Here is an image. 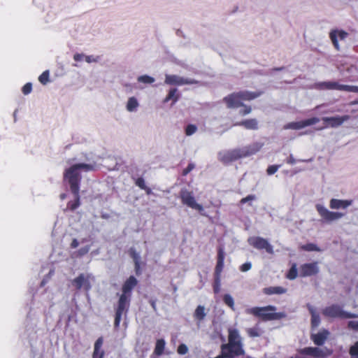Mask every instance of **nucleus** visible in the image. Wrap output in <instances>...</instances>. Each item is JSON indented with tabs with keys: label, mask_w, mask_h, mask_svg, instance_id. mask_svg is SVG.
<instances>
[{
	"label": "nucleus",
	"mask_w": 358,
	"mask_h": 358,
	"mask_svg": "<svg viewBox=\"0 0 358 358\" xmlns=\"http://www.w3.org/2000/svg\"><path fill=\"white\" fill-rule=\"evenodd\" d=\"M178 99H179V94H177V89L173 88V89L170 90L168 95L164 99V102L166 103L170 100H172L173 103H175L176 102L178 101Z\"/></svg>",
	"instance_id": "nucleus-29"
},
{
	"label": "nucleus",
	"mask_w": 358,
	"mask_h": 358,
	"mask_svg": "<svg viewBox=\"0 0 358 358\" xmlns=\"http://www.w3.org/2000/svg\"><path fill=\"white\" fill-rule=\"evenodd\" d=\"M223 101L229 108H236L243 106L238 92L229 94L223 99Z\"/></svg>",
	"instance_id": "nucleus-17"
},
{
	"label": "nucleus",
	"mask_w": 358,
	"mask_h": 358,
	"mask_svg": "<svg viewBox=\"0 0 358 358\" xmlns=\"http://www.w3.org/2000/svg\"><path fill=\"white\" fill-rule=\"evenodd\" d=\"M249 243L256 249H264L269 254L273 253V246L268 242L266 239L264 238L254 237L249 239Z\"/></svg>",
	"instance_id": "nucleus-14"
},
{
	"label": "nucleus",
	"mask_w": 358,
	"mask_h": 358,
	"mask_svg": "<svg viewBox=\"0 0 358 358\" xmlns=\"http://www.w3.org/2000/svg\"><path fill=\"white\" fill-rule=\"evenodd\" d=\"M84 57H85V61L87 63H91L92 62H96L97 61L96 59H93L92 56H84Z\"/></svg>",
	"instance_id": "nucleus-55"
},
{
	"label": "nucleus",
	"mask_w": 358,
	"mask_h": 358,
	"mask_svg": "<svg viewBox=\"0 0 358 358\" xmlns=\"http://www.w3.org/2000/svg\"><path fill=\"white\" fill-rule=\"evenodd\" d=\"M238 94L243 101H250L255 99L260 96L261 92H248V91H240L238 92Z\"/></svg>",
	"instance_id": "nucleus-26"
},
{
	"label": "nucleus",
	"mask_w": 358,
	"mask_h": 358,
	"mask_svg": "<svg viewBox=\"0 0 358 358\" xmlns=\"http://www.w3.org/2000/svg\"><path fill=\"white\" fill-rule=\"evenodd\" d=\"M130 257L133 259L134 262H140V256L136 249L131 248L129 250Z\"/></svg>",
	"instance_id": "nucleus-39"
},
{
	"label": "nucleus",
	"mask_w": 358,
	"mask_h": 358,
	"mask_svg": "<svg viewBox=\"0 0 358 358\" xmlns=\"http://www.w3.org/2000/svg\"><path fill=\"white\" fill-rule=\"evenodd\" d=\"M316 85L320 90H336L358 93V86L341 85L338 82L326 81L318 83Z\"/></svg>",
	"instance_id": "nucleus-9"
},
{
	"label": "nucleus",
	"mask_w": 358,
	"mask_h": 358,
	"mask_svg": "<svg viewBox=\"0 0 358 358\" xmlns=\"http://www.w3.org/2000/svg\"><path fill=\"white\" fill-rule=\"evenodd\" d=\"M194 167H195V166L193 163H189L188 164V166L185 169H183L182 175L183 176H187L189 173H190L194 169Z\"/></svg>",
	"instance_id": "nucleus-47"
},
{
	"label": "nucleus",
	"mask_w": 358,
	"mask_h": 358,
	"mask_svg": "<svg viewBox=\"0 0 358 358\" xmlns=\"http://www.w3.org/2000/svg\"><path fill=\"white\" fill-rule=\"evenodd\" d=\"M348 327L350 329L358 331V321L348 322Z\"/></svg>",
	"instance_id": "nucleus-50"
},
{
	"label": "nucleus",
	"mask_w": 358,
	"mask_h": 358,
	"mask_svg": "<svg viewBox=\"0 0 358 358\" xmlns=\"http://www.w3.org/2000/svg\"><path fill=\"white\" fill-rule=\"evenodd\" d=\"M49 71L46 70L39 76L38 80L42 85H46L49 82Z\"/></svg>",
	"instance_id": "nucleus-35"
},
{
	"label": "nucleus",
	"mask_w": 358,
	"mask_h": 358,
	"mask_svg": "<svg viewBox=\"0 0 358 358\" xmlns=\"http://www.w3.org/2000/svg\"><path fill=\"white\" fill-rule=\"evenodd\" d=\"M90 249V248L89 245H86L85 247L80 248L76 252V256L80 257L85 255L86 254H87L89 252Z\"/></svg>",
	"instance_id": "nucleus-41"
},
{
	"label": "nucleus",
	"mask_w": 358,
	"mask_h": 358,
	"mask_svg": "<svg viewBox=\"0 0 358 358\" xmlns=\"http://www.w3.org/2000/svg\"><path fill=\"white\" fill-rule=\"evenodd\" d=\"M103 338L100 337L99 338L95 343H94V352L92 355V358H103L104 357V352L103 350H101V348L103 345Z\"/></svg>",
	"instance_id": "nucleus-25"
},
{
	"label": "nucleus",
	"mask_w": 358,
	"mask_h": 358,
	"mask_svg": "<svg viewBox=\"0 0 358 358\" xmlns=\"http://www.w3.org/2000/svg\"><path fill=\"white\" fill-rule=\"evenodd\" d=\"M287 289L280 286L265 287L263 292L267 295L282 294L286 293Z\"/></svg>",
	"instance_id": "nucleus-27"
},
{
	"label": "nucleus",
	"mask_w": 358,
	"mask_h": 358,
	"mask_svg": "<svg viewBox=\"0 0 358 358\" xmlns=\"http://www.w3.org/2000/svg\"><path fill=\"white\" fill-rule=\"evenodd\" d=\"M197 130V127L194 124H188L185 128V134L191 136L194 134Z\"/></svg>",
	"instance_id": "nucleus-40"
},
{
	"label": "nucleus",
	"mask_w": 358,
	"mask_h": 358,
	"mask_svg": "<svg viewBox=\"0 0 358 358\" xmlns=\"http://www.w3.org/2000/svg\"><path fill=\"white\" fill-rule=\"evenodd\" d=\"M138 106V103L137 99L135 97L132 96L128 99V101L127 103V110L128 111L132 112V111L135 110Z\"/></svg>",
	"instance_id": "nucleus-30"
},
{
	"label": "nucleus",
	"mask_w": 358,
	"mask_h": 358,
	"mask_svg": "<svg viewBox=\"0 0 358 358\" xmlns=\"http://www.w3.org/2000/svg\"><path fill=\"white\" fill-rule=\"evenodd\" d=\"M138 81L143 83L151 84L155 81V79L151 76L144 75L139 76L138 78Z\"/></svg>",
	"instance_id": "nucleus-38"
},
{
	"label": "nucleus",
	"mask_w": 358,
	"mask_h": 358,
	"mask_svg": "<svg viewBox=\"0 0 358 358\" xmlns=\"http://www.w3.org/2000/svg\"><path fill=\"white\" fill-rule=\"evenodd\" d=\"M134 269H135L136 274L137 275H139L141 273L140 262H134Z\"/></svg>",
	"instance_id": "nucleus-51"
},
{
	"label": "nucleus",
	"mask_w": 358,
	"mask_h": 358,
	"mask_svg": "<svg viewBox=\"0 0 358 358\" xmlns=\"http://www.w3.org/2000/svg\"><path fill=\"white\" fill-rule=\"evenodd\" d=\"M165 341L163 338L157 339L154 349V354L157 356H161L165 349Z\"/></svg>",
	"instance_id": "nucleus-28"
},
{
	"label": "nucleus",
	"mask_w": 358,
	"mask_h": 358,
	"mask_svg": "<svg viewBox=\"0 0 358 358\" xmlns=\"http://www.w3.org/2000/svg\"><path fill=\"white\" fill-rule=\"evenodd\" d=\"M247 333L248 336L252 338L259 337L261 336L260 329L257 327L248 329Z\"/></svg>",
	"instance_id": "nucleus-34"
},
{
	"label": "nucleus",
	"mask_w": 358,
	"mask_h": 358,
	"mask_svg": "<svg viewBox=\"0 0 358 358\" xmlns=\"http://www.w3.org/2000/svg\"><path fill=\"white\" fill-rule=\"evenodd\" d=\"M244 345L237 343H227L220 346L221 352L227 358H236L243 356L245 354Z\"/></svg>",
	"instance_id": "nucleus-7"
},
{
	"label": "nucleus",
	"mask_w": 358,
	"mask_h": 358,
	"mask_svg": "<svg viewBox=\"0 0 358 358\" xmlns=\"http://www.w3.org/2000/svg\"><path fill=\"white\" fill-rule=\"evenodd\" d=\"M322 314L326 317L333 318L348 319L357 317V315L344 311L340 306L336 304L326 307L323 309Z\"/></svg>",
	"instance_id": "nucleus-6"
},
{
	"label": "nucleus",
	"mask_w": 358,
	"mask_h": 358,
	"mask_svg": "<svg viewBox=\"0 0 358 358\" xmlns=\"http://www.w3.org/2000/svg\"><path fill=\"white\" fill-rule=\"evenodd\" d=\"M276 308L273 306L264 307H253L246 309L247 314L252 315L262 321H271L280 320L282 317L281 313H275Z\"/></svg>",
	"instance_id": "nucleus-4"
},
{
	"label": "nucleus",
	"mask_w": 358,
	"mask_h": 358,
	"mask_svg": "<svg viewBox=\"0 0 358 358\" xmlns=\"http://www.w3.org/2000/svg\"><path fill=\"white\" fill-rule=\"evenodd\" d=\"M243 107V108L239 110V114L241 115V116H245L246 115H248L249 113H251L252 111V108L249 106H246V105H244L242 106Z\"/></svg>",
	"instance_id": "nucleus-43"
},
{
	"label": "nucleus",
	"mask_w": 358,
	"mask_h": 358,
	"mask_svg": "<svg viewBox=\"0 0 358 358\" xmlns=\"http://www.w3.org/2000/svg\"><path fill=\"white\" fill-rule=\"evenodd\" d=\"M94 280V276L90 273H80L72 281V285L76 290L83 289L85 292H88L91 288V280Z\"/></svg>",
	"instance_id": "nucleus-8"
},
{
	"label": "nucleus",
	"mask_w": 358,
	"mask_h": 358,
	"mask_svg": "<svg viewBox=\"0 0 358 358\" xmlns=\"http://www.w3.org/2000/svg\"><path fill=\"white\" fill-rule=\"evenodd\" d=\"M286 162L289 164H294L296 163V159L293 157L292 155H290L286 159Z\"/></svg>",
	"instance_id": "nucleus-52"
},
{
	"label": "nucleus",
	"mask_w": 358,
	"mask_h": 358,
	"mask_svg": "<svg viewBox=\"0 0 358 358\" xmlns=\"http://www.w3.org/2000/svg\"><path fill=\"white\" fill-rule=\"evenodd\" d=\"M83 57H84V55L76 53L73 56V59L76 62H80V61H81L83 59Z\"/></svg>",
	"instance_id": "nucleus-53"
},
{
	"label": "nucleus",
	"mask_w": 358,
	"mask_h": 358,
	"mask_svg": "<svg viewBox=\"0 0 358 358\" xmlns=\"http://www.w3.org/2000/svg\"><path fill=\"white\" fill-rule=\"evenodd\" d=\"M94 169L95 166L92 164L79 163L73 164L65 170L64 180L69 182L71 192L75 197L74 201H70L67 203V208L71 211L75 210L80 205L79 191L81 175L80 171L83 170L87 172L94 171Z\"/></svg>",
	"instance_id": "nucleus-1"
},
{
	"label": "nucleus",
	"mask_w": 358,
	"mask_h": 358,
	"mask_svg": "<svg viewBox=\"0 0 358 358\" xmlns=\"http://www.w3.org/2000/svg\"><path fill=\"white\" fill-rule=\"evenodd\" d=\"M256 199V196L253 194L248 195L246 197H244L241 199L240 203L241 204H244L248 201H253Z\"/></svg>",
	"instance_id": "nucleus-48"
},
{
	"label": "nucleus",
	"mask_w": 358,
	"mask_h": 358,
	"mask_svg": "<svg viewBox=\"0 0 358 358\" xmlns=\"http://www.w3.org/2000/svg\"><path fill=\"white\" fill-rule=\"evenodd\" d=\"M320 121L318 117H311L299 122H289L284 126L285 129H300L308 126H310L317 123Z\"/></svg>",
	"instance_id": "nucleus-15"
},
{
	"label": "nucleus",
	"mask_w": 358,
	"mask_h": 358,
	"mask_svg": "<svg viewBox=\"0 0 358 358\" xmlns=\"http://www.w3.org/2000/svg\"><path fill=\"white\" fill-rule=\"evenodd\" d=\"M223 301L227 306H228L233 310H234V301L233 297L230 294H224L223 296Z\"/></svg>",
	"instance_id": "nucleus-32"
},
{
	"label": "nucleus",
	"mask_w": 358,
	"mask_h": 358,
	"mask_svg": "<svg viewBox=\"0 0 358 358\" xmlns=\"http://www.w3.org/2000/svg\"><path fill=\"white\" fill-rule=\"evenodd\" d=\"M349 119L350 116L346 115L343 116L325 117L322 118V120L325 123V127H337Z\"/></svg>",
	"instance_id": "nucleus-16"
},
{
	"label": "nucleus",
	"mask_w": 358,
	"mask_h": 358,
	"mask_svg": "<svg viewBox=\"0 0 358 358\" xmlns=\"http://www.w3.org/2000/svg\"><path fill=\"white\" fill-rule=\"evenodd\" d=\"M32 90V85L31 83H26L22 89V92L24 95L29 94Z\"/></svg>",
	"instance_id": "nucleus-45"
},
{
	"label": "nucleus",
	"mask_w": 358,
	"mask_h": 358,
	"mask_svg": "<svg viewBox=\"0 0 358 358\" xmlns=\"http://www.w3.org/2000/svg\"><path fill=\"white\" fill-rule=\"evenodd\" d=\"M352 204V201L331 199L329 202V207L331 209H345Z\"/></svg>",
	"instance_id": "nucleus-21"
},
{
	"label": "nucleus",
	"mask_w": 358,
	"mask_h": 358,
	"mask_svg": "<svg viewBox=\"0 0 358 358\" xmlns=\"http://www.w3.org/2000/svg\"><path fill=\"white\" fill-rule=\"evenodd\" d=\"M235 126H242L246 129L256 130L258 129V122L256 119H248L234 124Z\"/></svg>",
	"instance_id": "nucleus-23"
},
{
	"label": "nucleus",
	"mask_w": 358,
	"mask_h": 358,
	"mask_svg": "<svg viewBox=\"0 0 358 358\" xmlns=\"http://www.w3.org/2000/svg\"><path fill=\"white\" fill-rule=\"evenodd\" d=\"M301 250H303L304 251H308V252H311V251L320 252V249L315 244L312 243L303 245L301 247Z\"/></svg>",
	"instance_id": "nucleus-33"
},
{
	"label": "nucleus",
	"mask_w": 358,
	"mask_h": 358,
	"mask_svg": "<svg viewBox=\"0 0 358 358\" xmlns=\"http://www.w3.org/2000/svg\"><path fill=\"white\" fill-rule=\"evenodd\" d=\"M349 354L351 357L358 358V341L350 348Z\"/></svg>",
	"instance_id": "nucleus-37"
},
{
	"label": "nucleus",
	"mask_w": 358,
	"mask_h": 358,
	"mask_svg": "<svg viewBox=\"0 0 358 358\" xmlns=\"http://www.w3.org/2000/svg\"><path fill=\"white\" fill-rule=\"evenodd\" d=\"M137 279L131 275L126 280L122 287V294H120L117 306L115 308V315L114 320L115 329H118L123 314H127L131 298V292L134 288L137 285Z\"/></svg>",
	"instance_id": "nucleus-2"
},
{
	"label": "nucleus",
	"mask_w": 358,
	"mask_h": 358,
	"mask_svg": "<svg viewBox=\"0 0 358 358\" xmlns=\"http://www.w3.org/2000/svg\"><path fill=\"white\" fill-rule=\"evenodd\" d=\"M224 252L222 248L217 250V264L214 272V282L213 284V292L218 294L220 292L221 287V273L224 268Z\"/></svg>",
	"instance_id": "nucleus-5"
},
{
	"label": "nucleus",
	"mask_w": 358,
	"mask_h": 358,
	"mask_svg": "<svg viewBox=\"0 0 358 358\" xmlns=\"http://www.w3.org/2000/svg\"><path fill=\"white\" fill-rule=\"evenodd\" d=\"M143 189L145 190V193L148 195H150V194H151L152 193V189L150 187H147V186H145V189Z\"/></svg>",
	"instance_id": "nucleus-56"
},
{
	"label": "nucleus",
	"mask_w": 358,
	"mask_h": 358,
	"mask_svg": "<svg viewBox=\"0 0 358 358\" xmlns=\"http://www.w3.org/2000/svg\"><path fill=\"white\" fill-rule=\"evenodd\" d=\"M164 82L170 85H192L198 83L194 79L184 78L177 75H166Z\"/></svg>",
	"instance_id": "nucleus-13"
},
{
	"label": "nucleus",
	"mask_w": 358,
	"mask_h": 358,
	"mask_svg": "<svg viewBox=\"0 0 358 358\" xmlns=\"http://www.w3.org/2000/svg\"><path fill=\"white\" fill-rule=\"evenodd\" d=\"M315 208L324 222L330 223L338 220L344 216V213L340 212L329 211L327 208L321 204H316Z\"/></svg>",
	"instance_id": "nucleus-10"
},
{
	"label": "nucleus",
	"mask_w": 358,
	"mask_h": 358,
	"mask_svg": "<svg viewBox=\"0 0 358 358\" xmlns=\"http://www.w3.org/2000/svg\"><path fill=\"white\" fill-rule=\"evenodd\" d=\"M177 352L179 355H185L188 352V348L185 344L181 343L178 347Z\"/></svg>",
	"instance_id": "nucleus-42"
},
{
	"label": "nucleus",
	"mask_w": 358,
	"mask_h": 358,
	"mask_svg": "<svg viewBox=\"0 0 358 358\" xmlns=\"http://www.w3.org/2000/svg\"><path fill=\"white\" fill-rule=\"evenodd\" d=\"M311 313V324L313 327H317L320 322L319 315L316 314L312 309Z\"/></svg>",
	"instance_id": "nucleus-36"
},
{
	"label": "nucleus",
	"mask_w": 358,
	"mask_h": 358,
	"mask_svg": "<svg viewBox=\"0 0 358 358\" xmlns=\"http://www.w3.org/2000/svg\"><path fill=\"white\" fill-rule=\"evenodd\" d=\"M135 184L136 186H138L141 189H145L146 185H145V180L142 177L138 178L135 180Z\"/></svg>",
	"instance_id": "nucleus-46"
},
{
	"label": "nucleus",
	"mask_w": 358,
	"mask_h": 358,
	"mask_svg": "<svg viewBox=\"0 0 358 358\" xmlns=\"http://www.w3.org/2000/svg\"><path fill=\"white\" fill-rule=\"evenodd\" d=\"M79 243L76 238H73L71 243V248H76L78 246Z\"/></svg>",
	"instance_id": "nucleus-54"
},
{
	"label": "nucleus",
	"mask_w": 358,
	"mask_h": 358,
	"mask_svg": "<svg viewBox=\"0 0 358 358\" xmlns=\"http://www.w3.org/2000/svg\"><path fill=\"white\" fill-rule=\"evenodd\" d=\"M151 306H152V307L154 309H155V306H156V305H155V301H152V302H151Z\"/></svg>",
	"instance_id": "nucleus-57"
},
{
	"label": "nucleus",
	"mask_w": 358,
	"mask_h": 358,
	"mask_svg": "<svg viewBox=\"0 0 358 358\" xmlns=\"http://www.w3.org/2000/svg\"><path fill=\"white\" fill-rule=\"evenodd\" d=\"M259 149V148L256 145L222 151L218 153V159L222 164L227 165L239 159L252 155L255 154Z\"/></svg>",
	"instance_id": "nucleus-3"
},
{
	"label": "nucleus",
	"mask_w": 358,
	"mask_h": 358,
	"mask_svg": "<svg viewBox=\"0 0 358 358\" xmlns=\"http://www.w3.org/2000/svg\"><path fill=\"white\" fill-rule=\"evenodd\" d=\"M298 275L296 264H293L289 270L288 271L286 277L289 280H294Z\"/></svg>",
	"instance_id": "nucleus-31"
},
{
	"label": "nucleus",
	"mask_w": 358,
	"mask_h": 358,
	"mask_svg": "<svg viewBox=\"0 0 358 358\" xmlns=\"http://www.w3.org/2000/svg\"><path fill=\"white\" fill-rule=\"evenodd\" d=\"M194 319L199 325L206 317V308L203 306L199 305L194 312Z\"/></svg>",
	"instance_id": "nucleus-24"
},
{
	"label": "nucleus",
	"mask_w": 358,
	"mask_h": 358,
	"mask_svg": "<svg viewBox=\"0 0 358 358\" xmlns=\"http://www.w3.org/2000/svg\"><path fill=\"white\" fill-rule=\"evenodd\" d=\"M328 334V331L324 330L322 332H318L317 334H312L310 338L316 345L320 346L325 343Z\"/></svg>",
	"instance_id": "nucleus-22"
},
{
	"label": "nucleus",
	"mask_w": 358,
	"mask_h": 358,
	"mask_svg": "<svg viewBox=\"0 0 358 358\" xmlns=\"http://www.w3.org/2000/svg\"><path fill=\"white\" fill-rule=\"evenodd\" d=\"M280 167V165H271L267 168L266 173L269 176L273 175L278 170Z\"/></svg>",
	"instance_id": "nucleus-44"
},
{
	"label": "nucleus",
	"mask_w": 358,
	"mask_h": 358,
	"mask_svg": "<svg viewBox=\"0 0 358 358\" xmlns=\"http://www.w3.org/2000/svg\"><path fill=\"white\" fill-rule=\"evenodd\" d=\"M251 267L252 264L250 262H245L240 266V271L242 272H246L249 271L251 268Z\"/></svg>",
	"instance_id": "nucleus-49"
},
{
	"label": "nucleus",
	"mask_w": 358,
	"mask_h": 358,
	"mask_svg": "<svg viewBox=\"0 0 358 358\" xmlns=\"http://www.w3.org/2000/svg\"><path fill=\"white\" fill-rule=\"evenodd\" d=\"M318 262H313L301 264L299 267V275L301 278L315 275L319 273Z\"/></svg>",
	"instance_id": "nucleus-12"
},
{
	"label": "nucleus",
	"mask_w": 358,
	"mask_h": 358,
	"mask_svg": "<svg viewBox=\"0 0 358 358\" xmlns=\"http://www.w3.org/2000/svg\"><path fill=\"white\" fill-rule=\"evenodd\" d=\"M231 343H237L238 345H243L242 338L238 329L234 328L228 329V342Z\"/></svg>",
	"instance_id": "nucleus-19"
},
{
	"label": "nucleus",
	"mask_w": 358,
	"mask_h": 358,
	"mask_svg": "<svg viewBox=\"0 0 358 358\" xmlns=\"http://www.w3.org/2000/svg\"><path fill=\"white\" fill-rule=\"evenodd\" d=\"M348 36V33L344 31H332L330 32L329 37L332 41V43L334 44L335 48L338 50H339V45L338 42V38H339L341 40L345 39Z\"/></svg>",
	"instance_id": "nucleus-20"
},
{
	"label": "nucleus",
	"mask_w": 358,
	"mask_h": 358,
	"mask_svg": "<svg viewBox=\"0 0 358 358\" xmlns=\"http://www.w3.org/2000/svg\"><path fill=\"white\" fill-rule=\"evenodd\" d=\"M180 198L182 204L198 210L199 213L203 210L202 205L197 203L192 192L187 189H182L180 192Z\"/></svg>",
	"instance_id": "nucleus-11"
},
{
	"label": "nucleus",
	"mask_w": 358,
	"mask_h": 358,
	"mask_svg": "<svg viewBox=\"0 0 358 358\" xmlns=\"http://www.w3.org/2000/svg\"><path fill=\"white\" fill-rule=\"evenodd\" d=\"M299 353L303 355H309L315 358H322L326 357V354L322 350L317 347H306L299 350Z\"/></svg>",
	"instance_id": "nucleus-18"
}]
</instances>
